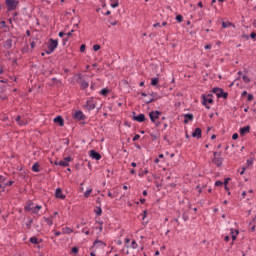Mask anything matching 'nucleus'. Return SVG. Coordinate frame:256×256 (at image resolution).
Masks as SVG:
<instances>
[{
    "label": "nucleus",
    "instance_id": "obj_1",
    "mask_svg": "<svg viewBox=\"0 0 256 256\" xmlns=\"http://www.w3.org/2000/svg\"><path fill=\"white\" fill-rule=\"evenodd\" d=\"M41 209H43V206L30 202L27 204V206H25L24 211H28V213H31V215H37V217H41V214L39 213Z\"/></svg>",
    "mask_w": 256,
    "mask_h": 256
},
{
    "label": "nucleus",
    "instance_id": "obj_2",
    "mask_svg": "<svg viewBox=\"0 0 256 256\" xmlns=\"http://www.w3.org/2000/svg\"><path fill=\"white\" fill-rule=\"evenodd\" d=\"M96 107H97V98L89 97L86 99V102L82 106V109H84V111H88L89 113H91V111H93Z\"/></svg>",
    "mask_w": 256,
    "mask_h": 256
},
{
    "label": "nucleus",
    "instance_id": "obj_3",
    "mask_svg": "<svg viewBox=\"0 0 256 256\" xmlns=\"http://www.w3.org/2000/svg\"><path fill=\"white\" fill-rule=\"evenodd\" d=\"M48 49L45 50L46 55H51V53L55 52V49L59 47V40L50 38L48 41Z\"/></svg>",
    "mask_w": 256,
    "mask_h": 256
},
{
    "label": "nucleus",
    "instance_id": "obj_4",
    "mask_svg": "<svg viewBox=\"0 0 256 256\" xmlns=\"http://www.w3.org/2000/svg\"><path fill=\"white\" fill-rule=\"evenodd\" d=\"M223 161L224 159L223 156H221V152L214 151L211 163H213V165H216V167H223Z\"/></svg>",
    "mask_w": 256,
    "mask_h": 256
},
{
    "label": "nucleus",
    "instance_id": "obj_5",
    "mask_svg": "<svg viewBox=\"0 0 256 256\" xmlns=\"http://www.w3.org/2000/svg\"><path fill=\"white\" fill-rule=\"evenodd\" d=\"M213 105V94H203L202 95V105L206 107V109H211V106Z\"/></svg>",
    "mask_w": 256,
    "mask_h": 256
},
{
    "label": "nucleus",
    "instance_id": "obj_6",
    "mask_svg": "<svg viewBox=\"0 0 256 256\" xmlns=\"http://www.w3.org/2000/svg\"><path fill=\"white\" fill-rule=\"evenodd\" d=\"M161 115L160 111H151L149 112L150 121H152L156 127H160L161 122H159V116Z\"/></svg>",
    "mask_w": 256,
    "mask_h": 256
},
{
    "label": "nucleus",
    "instance_id": "obj_7",
    "mask_svg": "<svg viewBox=\"0 0 256 256\" xmlns=\"http://www.w3.org/2000/svg\"><path fill=\"white\" fill-rule=\"evenodd\" d=\"M8 13L15 11L19 7V0H5Z\"/></svg>",
    "mask_w": 256,
    "mask_h": 256
},
{
    "label": "nucleus",
    "instance_id": "obj_8",
    "mask_svg": "<svg viewBox=\"0 0 256 256\" xmlns=\"http://www.w3.org/2000/svg\"><path fill=\"white\" fill-rule=\"evenodd\" d=\"M212 93H214L218 99H227V97H229V93L223 91L221 88H213Z\"/></svg>",
    "mask_w": 256,
    "mask_h": 256
},
{
    "label": "nucleus",
    "instance_id": "obj_9",
    "mask_svg": "<svg viewBox=\"0 0 256 256\" xmlns=\"http://www.w3.org/2000/svg\"><path fill=\"white\" fill-rule=\"evenodd\" d=\"M76 77V82L80 85L81 89H87V87H89V82L83 79L82 74H77Z\"/></svg>",
    "mask_w": 256,
    "mask_h": 256
},
{
    "label": "nucleus",
    "instance_id": "obj_10",
    "mask_svg": "<svg viewBox=\"0 0 256 256\" xmlns=\"http://www.w3.org/2000/svg\"><path fill=\"white\" fill-rule=\"evenodd\" d=\"M150 97L151 98L149 100H146V105H149V103H153L154 101L161 99V96H159L157 92H152L150 94Z\"/></svg>",
    "mask_w": 256,
    "mask_h": 256
},
{
    "label": "nucleus",
    "instance_id": "obj_11",
    "mask_svg": "<svg viewBox=\"0 0 256 256\" xmlns=\"http://www.w3.org/2000/svg\"><path fill=\"white\" fill-rule=\"evenodd\" d=\"M90 157L92 159H95L96 161H100L101 159V154H99L97 151L95 150H90Z\"/></svg>",
    "mask_w": 256,
    "mask_h": 256
},
{
    "label": "nucleus",
    "instance_id": "obj_12",
    "mask_svg": "<svg viewBox=\"0 0 256 256\" xmlns=\"http://www.w3.org/2000/svg\"><path fill=\"white\" fill-rule=\"evenodd\" d=\"M74 118L77 119V121H85V114H83V111H77Z\"/></svg>",
    "mask_w": 256,
    "mask_h": 256
},
{
    "label": "nucleus",
    "instance_id": "obj_13",
    "mask_svg": "<svg viewBox=\"0 0 256 256\" xmlns=\"http://www.w3.org/2000/svg\"><path fill=\"white\" fill-rule=\"evenodd\" d=\"M16 123H18V125H20V127H23V125H27V123H29V122L27 121V119H25V118L21 119V116H17Z\"/></svg>",
    "mask_w": 256,
    "mask_h": 256
},
{
    "label": "nucleus",
    "instance_id": "obj_14",
    "mask_svg": "<svg viewBox=\"0 0 256 256\" xmlns=\"http://www.w3.org/2000/svg\"><path fill=\"white\" fill-rule=\"evenodd\" d=\"M133 121H137V123H143L145 121V114H139L138 116H133Z\"/></svg>",
    "mask_w": 256,
    "mask_h": 256
},
{
    "label": "nucleus",
    "instance_id": "obj_15",
    "mask_svg": "<svg viewBox=\"0 0 256 256\" xmlns=\"http://www.w3.org/2000/svg\"><path fill=\"white\" fill-rule=\"evenodd\" d=\"M192 137L196 138V139H201L202 134H201V128H196L193 133H192Z\"/></svg>",
    "mask_w": 256,
    "mask_h": 256
},
{
    "label": "nucleus",
    "instance_id": "obj_16",
    "mask_svg": "<svg viewBox=\"0 0 256 256\" xmlns=\"http://www.w3.org/2000/svg\"><path fill=\"white\" fill-rule=\"evenodd\" d=\"M55 197L57 199H65V195H63V190H61V188L56 189Z\"/></svg>",
    "mask_w": 256,
    "mask_h": 256
},
{
    "label": "nucleus",
    "instance_id": "obj_17",
    "mask_svg": "<svg viewBox=\"0 0 256 256\" xmlns=\"http://www.w3.org/2000/svg\"><path fill=\"white\" fill-rule=\"evenodd\" d=\"M251 131V126H245L240 128L239 133L240 135H246V133H249Z\"/></svg>",
    "mask_w": 256,
    "mask_h": 256
},
{
    "label": "nucleus",
    "instance_id": "obj_18",
    "mask_svg": "<svg viewBox=\"0 0 256 256\" xmlns=\"http://www.w3.org/2000/svg\"><path fill=\"white\" fill-rule=\"evenodd\" d=\"M54 123H58L60 127H63V125H65V120H63V117L57 116L54 118Z\"/></svg>",
    "mask_w": 256,
    "mask_h": 256
},
{
    "label": "nucleus",
    "instance_id": "obj_19",
    "mask_svg": "<svg viewBox=\"0 0 256 256\" xmlns=\"http://www.w3.org/2000/svg\"><path fill=\"white\" fill-rule=\"evenodd\" d=\"M71 233H73V228L70 227H64L62 228V234L63 235H71Z\"/></svg>",
    "mask_w": 256,
    "mask_h": 256
},
{
    "label": "nucleus",
    "instance_id": "obj_20",
    "mask_svg": "<svg viewBox=\"0 0 256 256\" xmlns=\"http://www.w3.org/2000/svg\"><path fill=\"white\" fill-rule=\"evenodd\" d=\"M230 233H231V237H232V241H236L237 240V235H239V230H234V229H231L230 230Z\"/></svg>",
    "mask_w": 256,
    "mask_h": 256
},
{
    "label": "nucleus",
    "instance_id": "obj_21",
    "mask_svg": "<svg viewBox=\"0 0 256 256\" xmlns=\"http://www.w3.org/2000/svg\"><path fill=\"white\" fill-rule=\"evenodd\" d=\"M193 119H194V116H193V114H185L184 115V123H189V121H193Z\"/></svg>",
    "mask_w": 256,
    "mask_h": 256
},
{
    "label": "nucleus",
    "instance_id": "obj_22",
    "mask_svg": "<svg viewBox=\"0 0 256 256\" xmlns=\"http://www.w3.org/2000/svg\"><path fill=\"white\" fill-rule=\"evenodd\" d=\"M4 47L6 49H11V47H13V40L12 39H7L4 43Z\"/></svg>",
    "mask_w": 256,
    "mask_h": 256
},
{
    "label": "nucleus",
    "instance_id": "obj_23",
    "mask_svg": "<svg viewBox=\"0 0 256 256\" xmlns=\"http://www.w3.org/2000/svg\"><path fill=\"white\" fill-rule=\"evenodd\" d=\"M43 219H44V221H45V223L49 226V227H51L52 225H53V217H43Z\"/></svg>",
    "mask_w": 256,
    "mask_h": 256
},
{
    "label": "nucleus",
    "instance_id": "obj_24",
    "mask_svg": "<svg viewBox=\"0 0 256 256\" xmlns=\"http://www.w3.org/2000/svg\"><path fill=\"white\" fill-rule=\"evenodd\" d=\"M110 7L117 9V7H119V0H110Z\"/></svg>",
    "mask_w": 256,
    "mask_h": 256
},
{
    "label": "nucleus",
    "instance_id": "obj_25",
    "mask_svg": "<svg viewBox=\"0 0 256 256\" xmlns=\"http://www.w3.org/2000/svg\"><path fill=\"white\" fill-rule=\"evenodd\" d=\"M39 167H40L39 162L34 163L33 166H32V171H33L34 173H39V172L41 171V170L39 169Z\"/></svg>",
    "mask_w": 256,
    "mask_h": 256
},
{
    "label": "nucleus",
    "instance_id": "obj_26",
    "mask_svg": "<svg viewBox=\"0 0 256 256\" xmlns=\"http://www.w3.org/2000/svg\"><path fill=\"white\" fill-rule=\"evenodd\" d=\"M94 213L97 215V217H101V215H103V210L101 209V207L96 206V208L94 209Z\"/></svg>",
    "mask_w": 256,
    "mask_h": 256
},
{
    "label": "nucleus",
    "instance_id": "obj_27",
    "mask_svg": "<svg viewBox=\"0 0 256 256\" xmlns=\"http://www.w3.org/2000/svg\"><path fill=\"white\" fill-rule=\"evenodd\" d=\"M227 27L235 28V24H233L231 22H222V29H227Z\"/></svg>",
    "mask_w": 256,
    "mask_h": 256
},
{
    "label": "nucleus",
    "instance_id": "obj_28",
    "mask_svg": "<svg viewBox=\"0 0 256 256\" xmlns=\"http://www.w3.org/2000/svg\"><path fill=\"white\" fill-rule=\"evenodd\" d=\"M5 99H7V95L5 94L3 88L0 87V101H5Z\"/></svg>",
    "mask_w": 256,
    "mask_h": 256
},
{
    "label": "nucleus",
    "instance_id": "obj_29",
    "mask_svg": "<svg viewBox=\"0 0 256 256\" xmlns=\"http://www.w3.org/2000/svg\"><path fill=\"white\" fill-rule=\"evenodd\" d=\"M97 245H98L99 247H101V246L105 247V243H104L103 241H101V240H95V241H94L93 247H97Z\"/></svg>",
    "mask_w": 256,
    "mask_h": 256
},
{
    "label": "nucleus",
    "instance_id": "obj_30",
    "mask_svg": "<svg viewBox=\"0 0 256 256\" xmlns=\"http://www.w3.org/2000/svg\"><path fill=\"white\" fill-rule=\"evenodd\" d=\"M29 241L32 243V245H39V240L35 236L31 237Z\"/></svg>",
    "mask_w": 256,
    "mask_h": 256
},
{
    "label": "nucleus",
    "instance_id": "obj_31",
    "mask_svg": "<svg viewBox=\"0 0 256 256\" xmlns=\"http://www.w3.org/2000/svg\"><path fill=\"white\" fill-rule=\"evenodd\" d=\"M111 90H109L108 88H103L101 91H100V95H103L104 97H107V94L110 93Z\"/></svg>",
    "mask_w": 256,
    "mask_h": 256
},
{
    "label": "nucleus",
    "instance_id": "obj_32",
    "mask_svg": "<svg viewBox=\"0 0 256 256\" xmlns=\"http://www.w3.org/2000/svg\"><path fill=\"white\" fill-rule=\"evenodd\" d=\"M130 249H138L139 244H137L136 240H132L131 244H130Z\"/></svg>",
    "mask_w": 256,
    "mask_h": 256
},
{
    "label": "nucleus",
    "instance_id": "obj_33",
    "mask_svg": "<svg viewBox=\"0 0 256 256\" xmlns=\"http://www.w3.org/2000/svg\"><path fill=\"white\" fill-rule=\"evenodd\" d=\"M91 193H93V189L92 188H88L87 191L84 193L85 199H89Z\"/></svg>",
    "mask_w": 256,
    "mask_h": 256
},
{
    "label": "nucleus",
    "instance_id": "obj_34",
    "mask_svg": "<svg viewBox=\"0 0 256 256\" xmlns=\"http://www.w3.org/2000/svg\"><path fill=\"white\" fill-rule=\"evenodd\" d=\"M151 85H152L153 87L159 85V78H152V79H151Z\"/></svg>",
    "mask_w": 256,
    "mask_h": 256
},
{
    "label": "nucleus",
    "instance_id": "obj_35",
    "mask_svg": "<svg viewBox=\"0 0 256 256\" xmlns=\"http://www.w3.org/2000/svg\"><path fill=\"white\" fill-rule=\"evenodd\" d=\"M60 167H69V163L65 162V160H61L58 162Z\"/></svg>",
    "mask_w": 256,
    "mask_h": 256
},
{
    "label": "nucleus",
    "instance_id": "obj_36",
    "mask_svg": "<svg viewBox=\"0 0 256 256\" xmlns=\"http://www.w3.org/2000/svg\"><path fill=\"white\" fill-rule=\"evenodd\" d=\"M129 243H131V239L125 238V239H124V245H125V247H126L127 249H129Z\"/></svg>",
    "mask_w": 256,
    "mask_h": 256
},
{
    "label": "nucleus",
    "instance_id": "obj_37",
    "mask_svg": "<svg viewBox=\"0 0 256 256\" xmlns=\"http://www.w3.org/2000/svg\"><path fill=\"white\" fill-rule=\"evenodd\" d=\"M242 80L244 81V83H250V81H251V79H249V76H247V75H243Z\"/></svg>",
    "mask_w": 256,
    "mask_h": 256
},
{
    "label": "nucleus",
    "instance_id": "obj_38",
    "mask_svg": "<svg viewBox=\"0 0 256 256\" xmlns=\"http://www.w3.org/2000/svg\"><path fill=\"white\" fill-rule=\"evenodd\" d=\"M71 253H74V255H77V253H79V248L78 247H73L71 249Z\"/></svg>",
    "mask_w": 256,
    "mask_h": 256
},
{
    "label": "nucleus",
    "instance_id": "obj_39",
    "mask_svg": "<svg viewBox=\"0 0 256 256\" xmlns=\"http://www.w3.org/2000/svg\"><path fill=\"white\" fill-rule=\"evenodd\" d=\"M215 187H223V181H221V180L216 181Z\"/></svg>",
    "mask_w": 256,
    "mask_h": 256
},
{
    "label": "nucleus",
    "instance_id": "obj_40",
    "mask_svg": "<svg viewBox=\"0 0 256 256\" xmlns=\"http://www.w3.org/2000/svg\"><path fill=\"white\" fill-rule=\"evenodd\" d=\"M13 183H15V181L10 180V181L4 183V187H11V185H13Z\"/></svg>",
    "mask_w": 256,
    "mask_h": 256
},
{
    "label": "nucleus",
    "instance_id": "obj_41",
    "mask_svg": "<svg viewBox=\"0 0 256 256\" xmlns=\"http://www.w3.org/2000/svg\"><path fill=\"white\" fill-rule=\"evenodd\" d=\"M71 161H73V158L71 156L64 158V162H66V163H71Z\"/></svg>",
    "mask_w": 256,
    "mask_h": 256
},
{
    "label": "nucleus",
    "instance_id": "obj_42",
    "mask_svg": "<svg viewBox=\"0 0 256 256\" xmlns=\"http://www.w3.org/2000/svg\"><path fill=\"white\" fill-rule=\"evenodd\" d=\"M176 21H178V23H183V17L181 15H177Z\"/></svg>",
    "mask_w": 256,
    "mask_h": 256
},
{
    "label": "nucleus",
    "instance_id": "obj_43",
    "mask_svg": "<svg viewBox=\"0 0 256 256\" xmlns=\"http://www.w3.org/2000/svg\"><path fill=\"white\" fill-rule=\"evenodd\" d=\"M149 173V170L145 169L143 172L139 173V177H143L144 175H147Z\"/></svg>",
    "mask_w": 256,
    "mask_h": 256
},
{
    "label": "nucleus",
    "instance_id": "obj_44",
    "mask_svg": "<svg viewBox=\"0 0 256 256\" xmlns=\"http://www.w3.org/2000/svg\"><path fill=\"white\" fill-rule=\"evenodd\" d=\"M7 181V178L3 175H0V183H5Z\"/></svg>",
    "mask_w": 256,
    "mask_h": 256
},
{
    "label": "nucleus",
    "instance_id": "obj_45",
    "mask_svg": "<svg viewBox=\"0 0 256 256\" xmlns=\"http://www.w3.org/2000/svg\"><path fill=\"white\" fill-rule=\"evenodd\" d=\"M139 139H141V135L136 134V135L133 137L132 141H139Z\"/></svg>",
    "mask_w": 256,
    "mask_h": 256
},
{
    "label": "nucleus",
    "instance_id": "obj_46",
    "mask_svg": "<svg viewBox=\"0 0 256 256\" xmlns=\"http://www.w3.org/2000/svg\"><path fill=\"white\" fill-rule=\"evenodd\" d=\"M99 49H101V45L96 44V45L93 46L94 51H99Z\"/></svg>",
    "mask_w": 256,
    "mask_h": 256
},
{
    "label": "nucleus",
    "instance_id": "obj_47",
    "mask_svg": "<svg viewBox=\"0 0 256 256\" xmlns=\"http://www.w3.org/2000/svg\"><path fill=\"white\" fill-rule=\"evenodd\" d=\"M86 47H87V46H85V44H82V45L80 46V52H81V53H85Z\"/></svg>",
    "mask_w": 256,
    "mask_h": 256
},
{
    "label": "nucleus",
    "instance_id": "obj_48",
    "mask_svg": "<svg viewBox=\"0 0 256 256\" xmlns=\"http://www.w3.org/2000/svg\"><path fill=\"white\" fill-rule=\"evenodd\" d=\"M0 24L3 29L7 28V22L1 21Z\"/></svg>",
    "mask_w": 256,
    "mask_h": 256
},
{
    "label": "nucleus",
    "instance_id": "obj_49",
    "mask_svg": "<svg viewBox=\"0 0 256 256\" xmlns=\"http://www.w3.org/2000/svg\"><path fill=\"white\" fill-rule=\"evenodd\" d=\"M146 218H147V210H144V212L142 214L143 221H145Z\"/></svg>",
    "mask_w": 256,
    "mask_h": 256
},
{
    "label": "nucleus",
    "instance_id": "obj_50",
    "mask_svg": "<svg viewBox=\"0 0 256 256\" xmlns=\"http://www.w3.org/2000/svg\"><path fill=\"white\" fill-rule=\"evenodd\" d=\"M229 181H231V178H225L223 185L227 186L229 184Z\"/></svg>",
    "mask_w": 256,
    "mask_h": 256
},
{
    "label": "nucleus",
    "instance_id": "obj_51",
    "mask_svg": "<svg viewBox=\"0 0 256 256\" xmlns=\"http://www.w3.org/2000/svg\"><path fill=\"white\" fill-rule=\"evenodd\" d=\"M254 97L253 94H248L247 101H253Z\"/></svg>",
    "mask_w": 256,
    "mask_h": 256
},
{
    "label": "nucleus",
    "instance_id": "obj_52",
    "mask_svg": "<svg viewBox=\"0 0 256 256\" xmlns=\"http://www.w3.org/2000/svg\"><path fill=\"white\" fill-rule=\"evenodd\" d=\"M245 171H247V168L246 167H243L240 171V175H244L245 174Z\"/></svg>",
    "mask_w": 256,
    "mask_h": 256
},
{
    "label": "nucleus",
    "instance_id": "obj_53",
    "mask_svg": "<svg viewBox=\"0 0 256 256\" xmlns=\"http://www.w3.org/2000/svg\"><path fill=\"white\" fill-rule=\"evenodd\" d=\"M232 139H239V134H237V133H234L233 135H232Z\"/></svg>",
    "mask_w": 256,
    "mask_h": 256
},
{
    "label": "nucleus",
    "instance_id": "obj_54",
    "mask_svg": "<svg viewBox=\"0 0 256 256\" xmlns=\"http://www.w3.org/2000/svg\"><path fill=\"white\" fill-rule=\"evenodd\" d=\"M250 38H251V39H256V33H255V32H252V33L250 34Z\"/></svg>",
    "mask_w": 256,
    "mask_h": 256
},
{
    "label": "nucleus",
    "instance_id": "obj_55",
    "mask_svg": "<svg viewBox=\"0 0 256 256\" xmlns=\"http://www.w3.org/2000/svg\"><path fill=\"white\" fill-rule=\"evenodd\" d=\"M57 215H59V212H54L53 215L50 217H52V220H53V219H55V217H57Z\"/></svg>",
    "mask_w": 256,
    "mask_h": 256
},
{
    "label": "nucleus",
    "instance_id": "obj_56",
    "mask_svg": "<svg viewBox=\"0 0 256 256\" xmlns=\"http://www.w3.org/2000/svg\"><path fill=\"white\" fill-rule=\"evenodd\" d=\"M74 30H71L70 32L66 33L67 37H71L73 35Z\"/></svg>",
    "mask_w": 256,
    "mask_h": 256
},
{
    "label": "nucleus",
    "instance_id": "obj_57",
    "mask_svg": "<svg viewBox=\"0 0 256 256\" xmlns=\"http://www.w3.org/2000/svg\"><path fill=\"white\" fill-rule=\"evenodd\" d=\"M32 224H33V219H31L26 225L29 228V227H31Z\"/></svg>",
    "mask_w": 256,
    "mask_h": 256
},
{
    "label": "nucleus",
    "instance_id": "obj_58",
    "mask_svg": "<svg viewBox=\"0 0 256 256\" xmlns=\"http://www.w3.org/2000/svg\"><path fill=\"white\" fill-rule=\"evenodd\" d=\"M224 241H226V243H229L230 237H229V236H225V237H224Z\"/></svg>",
    "mask_w": 256,
    "mask_h": 256
},
{
    "label": "nucleus",
    "instance_id": "obj_59",
    "mask_svg": "<svg viewBox=\"0 0 256 256\" xmlns=\"http://www.w3.org/2000/svg\"><path fill=\"white\" fill-rule=\"evenodd\" d=\"M136 173H137V171H136L135 169H131V170H130V174H131V175H135Z\"/></svg>",
    "mask_w": 256,
    "mask_h": 256
},
{
    "label": "nucleus",
    "instance_id": "obj_60",
    "mask_svg": "<svg viewBox=\"0 0 256 256\" xmlns=\"http://www.w3.org/2000/svg\"><path fill=\"white\" fill-rule=\"evenodd\" d=\"M58 35H59V37H65L66 34L64 32H59Z\"/></svg>",
    "mask_w": 256,
    "mask_h": 256
},
{
    "label": "nucleus",
    "instance_id": "obj_61",
    "mask_svg": "<svg viewBox=\"0 0 256 256\" xmlns=\"http://www.w3.org/2000/svg\"><path fill=\"white\" fill-rule=\"evenodd\" d=\"M248 95L247 91H243L241 97H246Z\"/></svg>",
    "mask_w": 256,
    "mask_h": 256
},
{
    "label": "nucleus",
    "instance_id": "obj_62",
    "mask_svg": "<svg viewBox=\"0 0 256 256\" xmlns=\"http://www.w3.org/2000/svg\"><path fill=\"white\" fill-rule=\"evenodd\" d=\"M145 201H146L145 198H141V199H140V203H141L142 205L145 203Z\"/></svg>",
    "mask_w": 256,
    "mask_h": 256
},
{
    "label": "nucleus",
    "instance_id": "obj_63",
    "mask_svg": "<svg viewBox=\"0 0 256 256\" xmlns=\"http://www.w3.org/2000/svg\"><path fill=\"white\" fill-rule=\"evenodd\" d=\"M54 235H56V237H59V235H61V232L56 231V232L54 233Z\"/></svg>",
    "mask_w": 256,
    "mask_h": 256
},
{
    "label": "nucleus",
    "instance_id": "obj_64",
    "mask_svg": "<svg viewBox=\"0 0 256 256\" xmlns=\"http://www.w3.org/2000/svg\"><path fill=\"white\" fill-rule=\"evenodd\" d=\"M31 49H35V42H31Z\"/></svg>",
    "mask_w": 256,
    "mask_h": 256
}]
</instances>
